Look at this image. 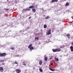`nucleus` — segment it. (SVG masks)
I'll list each match as a JSON object with an SVG mask.
<instances>
[{"label":"nucleus","instance_id":"nucleus-30","mask_svg":"<svg viewBox=\"0 0 73 73\" xmlns=\"http://www.w3.org/2000/svg\"><path fill=\"white\" fill-rule=\"evenodd\" d=\"M72 45V46H73V42H71Z\"/></svg>","mask_w":73,"mask_h":73},{"label":"nucleus","instance_id":"nucleus-27","mask_svg":"<svg viewBox=\"0 0 73 73\" xmlns=\"http://www.w3.org/2000/svg\"><path fill=\"white\" fill-rule=\"evenodd\" d=\"M15 64H18V63H17V62H16V61H15Z\"/></svg>","mask_w":73,"mask_h":73},{"label":"nucleus","instance_id":"nucleus-12","mask_svg":"<svg viewBox=\"0 0 73 73\" xmlns=\"http://www.w3.org/2000/svg\"><path fill=\"white\" fill-rule=\"evenodd\" d=\"M32 11L33 12H34L35 13V12H36V9L34 8H33L32 9Z\"/></svg>","mask_w":73,"mask_h":73},{"label":"nucleus","instance_id":"nucleus-33","mask_svg":"<svg viewBox=\"0 0 73 73\" xmlns=\"http://www.w3.org/2000/svg\"><path fill=\"white\" fill-rule=\"evenodd\" d=\"M2 62L1 60H0V62Z\"/></svg>","mask_w":73,"mask_h":73},{"label":"nucleus","instance_id":"nucleus-20","mask_svg":"<svg viewBox=\"0 0 73 73\" xmlns=\"http://www.w3.org/2000/svg\"><path fill=\"white\" fill-rule=\"evenodd\" d=\"M70 34H68L67 35V36L68 37V38H70Z\"/></svg>","mask_w":73,"mask_h":73},{"label":"nucleus","instance_id":"nucleus-13","mask_svg":"<svg viewBox=\"0 0 73 73\" xmlns=\"http://www.w3.org/2000/svg\"><path fill=\"white\" fill-rule=\"evenodd\" d=\"M54 59L55 61H59V59H58V58H56V57H54Z\"/></svg>","mask_w":73,"mask_h":73},{"label":"nucleus","instance_id":"nucleus-11","mask_svg":"<svg viewBox=\"0 0 73 73\" xmlns=\"http://www.w3.org/2000/svg\"><path fill=\"white\" fill-rule=\"evenodd\" d=\"M49 69L50 70H51V71H55V69H53V68H49Z\"/></svg>","mask_w":73,"mask_h":73},{"label":"nucleus","instance_id":"nucleus-34","mask_svg":"<svg viewBox=\"0 0 73 73\" xmlns=\"http://www.w3.org/2000/svg\"><path fill=\"white\" fill-rule=\"evenodd\" d=\"M73 22V21H72L71 22V24H72Z\"/></svg>","mask_w":73,"mask_h":73},{"label":"nucleus","instance_id":"nucleus-28","mask_svg":"<svg viewBox=\"0 0 73 73\" xmlns=\"http://www.w3.org/2000/svg\"><path fill=\"white\" fill-rule=\"evenodd\" d=\"M53 65V63H50V65Z\"/></svg>","mask_w":73,"mask_h":73},{"label":"nucleus","instance_id":"nucleus-9","mask_svg":"<svg viewBox=\"0 0 73 73\" xmlns=\"http://www.w3.org/2000/svg\"><path fill=\"white\" fill-rule=\"evenodd\" d=\"M56 52H60L61 50V49L59 48L56 49Z\"/></svg>","mask_w":73,"mask_h":73},{"label":"nucleus","instance_id":"nucleus-36","mask_svg":"<svg viewBox=\"0 0 73 73\" xmlns=\"http://www.w3.org/2000/svg\"><path fill=\"white\" fill-rule=\"evenodd\" d=\"M49 73H54V72L53 73V72H49Z\"/></svg>","mask_w":73,"mask_h":73},{"label":"nucleus","instance_id":"nucleus-24","mask_svg":"<svg viewBox=\"0 0 73 73\" xmlns=\"http://www.w3.org/2000/svg\"><path fill=\"white\" fill-rule=\"evenodd\" d=\"M23 65H24L25 66H26V65H27V64H26V63H25L24 62H23Z\"/></svg>","mask_w":73,"mask_h":73},{"label":"nucleus","instance_id":"nucleus-4","mask_svg":"<svg viewBox=\"0 0 73 73\" xmlns=\"http://www.w3.org/2000/svg\"><path fill=\"white\" fill-rule=\"evenodd\" d=\"M4 69L3 67H0V72H3Z\"/></svg>","mask_w":73,"mask_h":73},{"label":"nucleus","instance_id":"nucleus-19","mask_svg":"<svg viewBox=\"0 0 73 73\" xmlns=\"http://www.w3.org/2000/svg\"><path fill=\"white\" fill-rule=\"evenodd\" d=\"M44 28H47V26L46 25H44Z\"/></svg>","mask_w":73,"mask_h":73},{"label":"nucleus","instance_id":"nucleus-1","mask_svg":"<svg viewBox=\"0 0 73 73\" xmlns=\"http://www.w3.org/2000/svg\"><path fill=\"white\" fill-rule=\"evenodd\" d=\"M32 46V44H29V46H28V48H30L29 50H33V49H34V47Z\"/></svg>","mask_w":73,"mask_h":73},{"label":"nucleus","instance_id":"nucleus-18","mask_svg":"<svg viewBox=\"0 0 73 73\" xmlns=\"http://www.w3.org/2000/svg\"><path fill=\"white\" fill-rule=\"evenodd\" d=\"M15 47H11V50H15Z\"/></svg>","mask_w":73,"mask_h":73},{"label":"nucleus","instance_id":"nucleus-10","mask_svg":"<svg viewBox=\"0 0 73 73\" xmlns=\"http://www.w3.org/2000/svg\"><path fill=\"white\" fill-rule=\"evenodd\" d=\"M35 8V6H30L29 7V8L30 9H32V8Z\"/></svg>","mask_w":73,"mask_h":73},{"label":"nucleus","instance_id":"nucleus-29","mask_svg":"<svg viewBox=\"0 0 73 73\" xmlns=\"http://www.w3.org/2000/svg\"><path fill=\"white\" fill-rule=\"evenodd\" d=\"M31 18H32V17H30L29 18V19H31Z\"/></svg>","mask_w":73,"mask_h":73},{"label":"nucleus","instance_id":"nucleus-22","mask_svg":"<svg viewBox=\"0 0 73 73\" xmlns=\"http://www.w3.org/2000/svg\"><path fill=\"white\" fill-rule=\"evenodd\" d=\"M69 4V3L68 2L66 3L65 5V6H68Z\"/></svg>","mask_w":73,"mask_h":73},{"label":"nucleus","instance_id":"nucleus-31","mask_svg":"<svg viewBox=\"0 0 73 73\" xmlns=\"http://www.w3.org/2000/svg\"><path fill=\"white\" fill-rule=\"evenodd\" d=\"M52 57L50 58V60H52Z\"/></svg>","mask_w":73,"mask_h":73},{"label":"nucleus","instance_id":"nucleus-14","mask_svg":"<svg viewBox=\"0 0 73 73\" xmlns=\"http://www.w3.org/2000/svg\"><path fill=\"white\" fill-rule=\"evenodd\" d=\"M52 50L53 52H57V50L56 49H53Z\"/></svg>","mask_w":73,"mask_h":73},{"label":"nucleus","instance_id":"nucleus-32","mask_svg":"<svg viewBox=\"0 0 73 73\" xmlns=\"http://www.w3.org/2000/svg\"><path fill=\"white\" fill-rule=\"evenodd\" d=\"M2 61V62H4V60H1Z\"/></svg>","mask_w":73,"mask_h":73},{"label":"nucleus","instance_id":"nucleus-7","mask_svg":"<svg viewBox=\"0 0 73 73\" xmlns=\"http://www.w3.org/2000/svg\"><path fill=\"white\" fill-rule=\"evenodd\" d=\"M70 49L71 52H73V46H71L70 47Z\"/></svg>","mask_w":73,"mask_h":73},{"label":"nucleus","instance_id":"nucleus-8","mask_svg":"<svg viewBox=\"0 0 73 73\" xmlns=\"http://www.w3.org/2000/svg\"><path fill=\"white\" fill-rule=\"evenodd\" d=\"M42 60H40L39 61V64L40 65H42Z\"/></svg>","mask_w":73,"mask_h":73},{"label":"nucleus","instance_id":"nucleus-26","mask_svg":"<svg viewBox=\"0 0 73 73\" xmlns=\"http://www.w3.org/2000/svg\"><path fill=\"white\" fill-rule=\"evenodd\" d=\"M23 11H27V9H23Z\"/></svg>","mask_w":73,"mask_h":73},{"label":"nucleus","instance_id":"nucleus-17","mask_svg":"<svg viewBox=\"0 0 73 73\" xmlns=\"http://www.w3.org/2000/svg\"><path fill=\"white\" fill-rule=\"evenodd\" d=\"M35 40H38L39 39V37H36L35 38Z\"/></svg>","mask_w":73,"mask_h":73},{"label":"nucleus","instance_id":"nucleus-35","mask_svg":"<svg viewBox=\"0 0 73 73\" xmlns=\"http://www.w3.org/2000/svg\"><path fill=\"white\" fill-rule=\"evenodd\" d=\"M62 48V46H60V48Z\"/></svg>","mask_w":73,"mask_h":73},{"label":"nucleus","instance_id":"nucleus-16","mask_svg":"<svg viewBox=\"0 0 73 73\" xmlns=\"http://www.w3.org/2000/svg\"><path fill=\"white\" fill-rule=\"evenodd\" d=\"M45 19H50V17H49V16H48L45 17Z\"/></svg>","mask_w":73,"mask_h":73},{"label":"nucleus","instance_id":"nucleus-21","mask_svg":"<svg viewBox=\"0 0 73 73\" xmlns=\"http://www.w3.org/2000/svg\"><path fill=\"white\" fill-rule=\"evenodd\" d=\"M39 70L40 72H43V70L41 68H40Z\"/></svg>","mask_w":73,"mask_h":73},{"label":"nucleus","instance_id":"nucleus-3","mask_svg":"<svg viewBox=\"0 0 73 73\" xmlns=\"http://www.w3.org/2000/svg\"><path fill=\"white\" fill-rule=\"evenodd\" d=\"M48 33H46L47 35H50L51 34V30L49 29Z\"/></svg>","mask_w":73,"mask_h":73},{"label":"nucleus","instance_id":"nucleus-25","mask_svg":"<svg viewBox=\"0 0 73 73\" xmlns=\"http://www.w3.org/2000/svg\"><path fill=\"white\" fill-rule=\"evenodd\" d=\"M9 9H5L6 11H9Z\"/></svg>","mask_w":73,"mask_h":73},{"label":"nucleus","instance_id":"nucleus-38","mask_svg":"<svg viewBox=\"0 0 73 73\" xmlns=\"http://www.w3.org/2000/svg\"><path fill=\"white\" fill-rule=\"evenodd\" d=\"M72 27H73V25Z\"/></svg>","mask_w":73,"mask_h":73},{"label":"nucleus","instance_id":"nucleus-5","mask_svg":"<svg viewBox=\"0 0 73 73\" xmlns=\"http://www.w3.org/2000/svg\"><path fill=\"white\" fill-rule=\"evenodd\" d=\"M15 71L16 72H17V73H20V72H21V70L17 69L15 70Z\"/></svg>","mask_w":73,"mask_h":73},{"label":"nucleus","instance_id":"nucleus-23","mask_svg":"<svg viewBox=\"0 0 73 73\" xmlns=\"http://www.w3.org/2000/svg\"><path fill=\"white\" fill-rule=\"evenodd\" d=\"M31 11V9H26V11Z\"/></svg>","mask_w":73,"mask_h":73},{"label":"nucleus","instance_id":"nucleus-2","mask_svg":"<svg viewBox=\"0 0 73 73\" xmlns=\"http://www.w3.org/2000/svg\"><path fill=\"white\" fill-rule=\"evenodd\" d=\"M6 56V53H0V57H4Z\"/></svg>","mask_w":73,"mask_h":73},{"label":"nucleus","instance_id":"nucleus-15","mask_svg":"<svg viewBox=\"0 0 73 73\" xmlns=\"http://www.w3.org/2000/svg\"><path fill=\"white\" fill-rule=\"evenodd\" d=\"M48 60V58L46 57H45V58H44V61H46Z\"/></svg>","mask_w":73,"mask_h":73},{"label":"nucleus","instance_id":"nucleus-37","mask_svg":"<svg viewBox=\"0 0 73 73\" xmlns=\"http://www.w3.org/2000/svg\"><path fill=\"white\" fill-rule=\"evenodd\" d=\"M43 16H45V15H43Z\"/></svg>","mask_w":73,"mask_h":73},{"label":"nucleus","instance_id":"nucleus-6","mask_svg":"<svg viewBox=\"0 0 73 73\" xmlns=\"http://www.w3.org/2000/svg\"><path fill=\"white\" fill-rule=\"evenodd\" d=\"M58 0H52L51 2V3H54L55 2H58Z\"/></svg>","mask_w":73,"mask_h":73}]
</instances>
